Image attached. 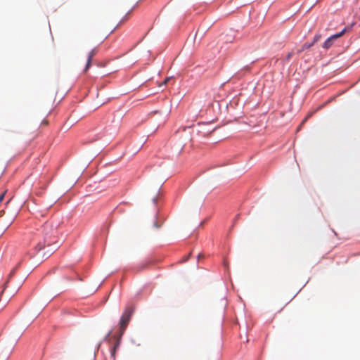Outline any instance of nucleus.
I'll return each instance as SVG.
<instances>
[{
	"label": "nucleus",
	"mask_w": 360,
	"mask_h": 360,
	"mask_svg": "<svg viewBox=\"0 0 360 360\" xmlns=\"http://www.w3.org/2000/svg\"><path fill=\"white\" fill-rule=\"evenodd\" d=\"M292 55H293L292 52L288 53V55L286 56V60H289L292 58Z\"/></svg>",
	"instance_id": "1a4fd4ad"
},
{
	"label": "nucleus",
	"mask_w": 360,
	"mask_h": 360,
	"mask_svg": "<svg viewBox=\"0 0 360 360\" xmlns=\"http://www.w3.org/2000/svg\"><path fill=\"white\" fill-rule=\"evenodd\" d=\"M46 241H45L44 244H41V243H39L37 245V248L39 250H41L44 249V248L46 246Z\"/></svg>",
	"instance_id": "0eeeda50"
},
{
	"label": "nucleus",
	"mask_w": 360,
	"mask_h": 360,
	"mask_svg": "<svg viewBox=\"0 0 360 360\" xmlns=\"http://www.w3.org/2000/svg\"><path fill=\"white\" fill-rule=\"evenodd\" d=\"M120 338H121V337L120 335L119 338H117L116 342H115L114 346L112 347V349L110 350V356L112 359V360H115V354H116L117 349L120 347Z\"/></svg>",
	"instance_id": "39448f33"
},
{
	"label": "nucleus",
	"mask_w": 360,
	"mask_h": 360,
	"mask_svg": "<svg viewBox=\"0 0 360 360\" xmlns=\"http://www.w3.org/2000/svg\"><path fill=\"white\" fill-rule=\"evenodd\" d=\"M314 44L313 43H310V44H304L302 45V49L299 50L298 51V53H300L301 51H304V49H309L311 46H312Z\"/></svg>",
	"instance_id": "423d86ee"
},
{
	"label": "nucleus",
	"mask_w": 360,
	"mask_h": 360,
	"mask_svg": "<svg viewBox=\"0 0 360 360\" xmlns=\"http://www.w3.org/2000/svg\"><path fill=\"white\" fill-rule=\"evenodd\" d=\"M7 283H8V281L6 283H4L3 288L0 292V310L4 309L6 306V304L8 303L9 300H10L9 295L6 296V297H3V295L4 293Z\"/></svg>",
	"instance_id": "7ed1b4c3"
},
{
	"label": "nucleus",
	"mask_w": 360,
	"mask_h": 360,
	"mask_svg": "<svg viewBox=\"0 0 360 360\" xmlns=\"http://www.w3.org/2000/svg\"><path fill=\"white\" fill-rule=\"evenodd\" d=\"M321 34H316L314 37V40L312 41L313 44H314L316 41H318L321 39Z\"/></svg>",
	"instance_id": "6e6552de"
},
{
	"label": "nucleus",
	"mask_w": 360,
	"mask_h": 360,
	"mask_svg": "<svg viewBox=\"0 0 360 360\" xmlns=\"http://www.w3.org/2000/svg\"><path fill=\"white\" fill-rule=\"evenodd\" d=\"M169 80V78H167V79L164 81V84H166Z\"/></svg>",
	"instance_id": "9b49d317"
},
{
	"label": "nucleus",
	"mask_w": 360,
	"mask_h": 360,
	"mask_svg": "<svg viewBox=\"0 0 360 360\" xmlns=\"http://www.w3.org/2000/svg\"><path fill=\"white\" fill-rule=\"evenodd\" d=\"M48 226H49V224L46 223V224H45V226H46V227H47Z\"/></svg>",
	"instance_id": "f8f14e48"
},
{
	"label": "nucleus",
	"mask_w": 360,
	"mask_h": 360,
	"mask_svg": "<svg viewBox=\"0 0 360 360\" xmlns=\"http://www.w3.org/2000/svg\"><path fill=\"white\" fill-rule=\"evenodd\" d=\"M96 53H97L96 49H93L88 53L86 65L84 70V72H86L89 70V68H90L91 64V60H92L93 57L96 54Z\"/></svg>",
	"instance_id": "20e7f679"
},
{
	"label": "nucleus",
	"mask_w": 360,
	"mask_h": 360,
	"mask_svg": "<svg viewBox=\"0 0 360 360\" xmlns=\"http://www.w3.org/2000/svg\"><path fill=\"white\" fill-rule=\"evenodd\" d=\"M4 197V193H3V194H1V195H0V202H1V201L3 200Z\"/></svg>",
	"instance_id": "9d476101"
},
{
	"label": "nucleus",
	"mask_w": 360,
	"mask_h": 360,
	"mask_svg": "<svg viewBox=\"0 0 360 360\" xmlns=\"http://www.w3.org/2000/svg\"><path fill=\"white\" fill-rule=\"evenodd\" d=\"M134 307L132 305H127L120 319V335L122 337L124 330H126L128 323L131 319V315L134 312Z\"/></svg>",
	"instance_id": "f257e3e1"
},
{
	"label": "nucleus",
	"mask_w": 360,
	"mask_h": 360,
	"mask_svg": "<svg viewBox=\"0 0 360 360\" xmlns=\"http://www.w3.org/2000/svg\"><path fill=\"white\" fill-rule=\"evenodd\" d=\"M345 32H346V29H344L340 32L333 34V35L330 36V37H328L323 43V48L325 49H328L329 48H330L332 46V45L333 44L334 41L337 39L342 37L345 33Z\"/></svg>",
	"instance_id": "f03ea898"
}]
</instances>
